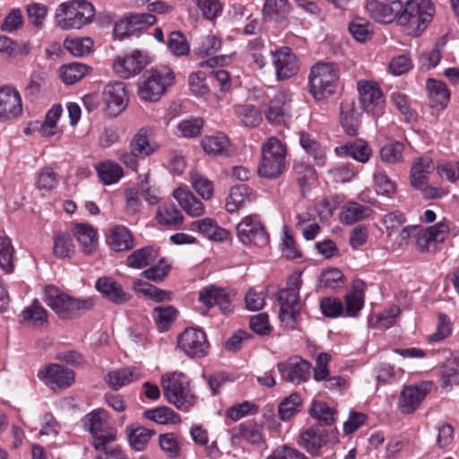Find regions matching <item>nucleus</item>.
Segmentation results:
<instances>
[{"label":"nucleus","mask_w":459,"mask_h":459,"mask_svg":"<svg viewBox=\"0 0 459 459\" xmlns=\"http://www.w3.org/2000/svg\"><path fill=\"white\" fill-rule=\"evenodd\" d=\"M154 433L153 430L138 425L133 424L126 427L129 445L136 451H143Z\"/></svg>","instance_id":"40"},{"label":"nucleus","mask_w":459,"mask_h":459,"mask_svg":"<svg viewBox=\"0 0 459 459\" xmlns=\"http://www.w3.org/2000/svg\"><path fill=\"white\" fill-rule=\"evenodd\" d=\"M433 170L434 163L430 157L424 156L416 159L411 169L410 182L411 186H420Z\"/></svg>","instance_id":"38"},{"label":"nucleus","mask_w":459,"mask_h":459,"mask_svg":"<svg viewBox=\"0 0 459 459\" xmlns=\"http://www.w3.org/2000/svg\"><path fill=\"white\" fill-rule=\"evenodd\" d=\"M159 444L160 449L166 454L169 458L175 459L179 457L183 440L175 433H165L159 437Z\"/></svg>","instance_id":"44"},{"label":"nucleus","mask_w":459,"mask_h":459,"mask_svg":"<svg viewBox=\"0 0 459 459\" xmlns=\"http://www.w3.org/2000/svg\"><path fill=\"white\" fill-rule=\"evenodd\" d=\"M169 50L177 56H186L190 47L184 34L179 30L170 32L168 40Z\"/></svg>","instance_id":"59"},{"label":"nucleus","mask_w":459,"mask_h":459,"mask_svg":"<svg viewBox=\"0 0 459 459\" xmlns=\"http://www.w3.org/2000/svg\"><path fill=\"white\" fill-rule=\"evenodd\" d=\"M107 243L112 250L121 252L131 249L134 247V238L126 227L117 225L110 230Z\"/></svg>","instance_id":"30"},{"label":"nucleus","mask_w":459,"mask_h":459,"mask_svg":"<svg viewBox=\"0 0 459 459\" xmlns=\"http://www.w3.org/2000/svg\"><path fill=\"white\" fill-rule=\"evenodd\" d=\"M73 233L84 254H91L98 246L99 235L97 230L87 223H76Z\"/></svg>","instance_id":"27"},{"label":"nucleus","mask_w":459,"mask_h":459,"mask_svg":"<svg viewBox=\"0 0 459 459\" xmlns=\"http://www.w3.org/2000/svg\"><path fill=\"white\" fill-rule=\"evenodd\" d=\"M301 409V398L298 394H291L286 397L278 407V414L281 420H289Z\"/></svg>","instance_id":"49"},{"label":"nucleus","mask_w":459,"mask_h":459,"mask_svg":"<svg viewBox=\"0 0 459 459\" xmlns=\"http://www.w3.org/2000/svg\"><path fill=\"white\" fill-rule=\"evenodd\" d=\"M177 314L172 306H160L153 309L152 316L160 328L167 329L175 321Z\"/></svg>","instance_id":"58"},{"label":"nucleus","mask_w":459,"mask_h":459,"mask_svg":"<svg viewBox=\"0 0 459 459\" xmlns=\"http://www.w3.org/2000/svg\"><path fill=\"white\" fill-rule=\"evenodd\" d=\"M201 144L207 154L223 155L229 152L230 141L226 134L217 133L214 135L203 138Z\"/></svg>","instance_id":"41"},{"label":"nucleus","mask_w":459,"mask_h":459,"mask_svg":"<svg viewBox=\"0 0 459 459\" xmlns=\"http://www.w3.org/2000/svg\"><path fill=\"white\" fill-rule=\"evenodd\" d=\"M258 406L249 401H244L242 403H235L230 407L225 415L233 421H238L240 419L248 415H254L257 413Z\"/></svg>","instance_id":"55"},{"label":"nucleus","mask_w":459,"mask_h":459,"mask_svg":"<svg viewBox=\"0 0 459 459\" xmlns=\"http://www.w3.org/2000/svg\"><path fill=\"white\" fill-rule=\"evenodd\" d=\"M234 112L240 122L247 127H255L262 121L260 112L250 104L235 105Z\"/></svg>","instance_id":"47"},{"label":"nucleus","mask_w":459,"mask_h":459,"mask_svg":"<svg viewBox=\"0 0 459 459\" xmlns=\"http://www.w3.org/2000/svg\"><path fill=\"white\" fill-rule=\"evenodd\" d=\"M158 250L152 247H144L134 251L126 259V265L134 269H142L152 264L158 258Z\"/></svg>","instance_id":"36"},{"label":"nucleus","mask_w":459,"mask_h":459,"mask_svg":"<svg viewBox=\"0 0 459 459\" xmlns=\"http://www.w3.org/2000/svg\"><path fill=\"white\" fill-rule=\"evenodd\" d=\"M150 63L146 51L133 50L130 53L117 56L113 62V71L123 79H129L139 74Z\"/></svg>","instance_id":"11"},{"label":"nucleus","mask_w":459,"mask_h":459,"mask_svg":"<svg viewBox=\"0 0 459 459\" xmlns=\"http://www.w3.org/2000/svg\"><path fill=\"white\" fill-rule=\"evenodd\" d=\"M366 9L370 17L379 23H390L395 19L399 22V15L403 10V2L394 0L384 3L377 0H367Z\"/></svg>","instance_id":"19"},{"label":"nucleus","mask_w":459,"mask_h":459,"mask_svg":"<svg viewBox=\"0 0 459 459\" xmlns=\"http://www.w3.org/2000/svg\"><path fill=\"white\" fill-rule=\"evenodd\" d=\"M37 377L53 391L66 389L74 382V371L58 364L46 366Z\"/></svg>","instance_id":"14"},{"label":"nucleus","mask_w":459,"mask_h":459,"mask_svg":"<svg viewBox=\"0 0 459 459\" xmlns=\"http://www.w3.org/2000/svg\"><path fill=\"white\" fill-rule=\"evenodd\" d=\"M173 196L188 215L192 217L203 215L204 212L203 203L188 189L178 187L173 192Z\"/></svg>","instance_id":"29"},{"label":"nucleus","mask_w":459,"mask_h":459,"mask_svg":"<svg viewBox=\"0 0 459 459\" xmlns=\"http://www.w3.org/2000/svg\"><path fill=\"white\" fill-rule=\"evenodd\" d=\"M175 76L168 66L147 70L138 83V96L149 102L159 100L167 89L174 84Z\"/></svg>","instance_id":"3"},{"label":"nucleus","mask_w":459,"mask_h":459,"mask_svg":"<svg viewBox=\"0 0 459 459\" xmlns=\"http://www.w3.org/2000/svg\"><path fill=\"white\" fill-rule=\"evenodd\" d=\"M340 77V70L334 63H317L310 69L309 91L316 100L333 94Z\"/></svg>","instance_id":"5"},{"label":"nucleus","mask_w":459,"mask_h":459,"mask_svg":"<svg viewBox=\"0 0 459 459\" xmlns=\"http://www.w3.org/2000/svg\"><path fill=\"white\" fill-rule=\"evenodd\" d=\"M152 134V127H141L130 141L129 150L142 158L149 157L155 153L160 149V145L155 141L151 140Z\"/></svg>","instance_id":"23"},{"label":"nucleus","mask_w":459,"mask_h":459,"mask_svg":"<svg viewBox=\"0 0 459 459\" xmlns=\"http://www.w3.org/2000/svg\"><path fill=\"white\" fill-rule=\"evenodd\" d=\"M290 95L287 91H279L269 104L266 119L273 124H284L288 118Z\"/></svg>","instance_id":"26"},{"label":"nucleus","mask_w":459,"mask_h":459,"mask_svg":"<svg viewBox=\"0 0 459 459\" xmlns=\"http://www.w3.org/2000/svg\"><path fill=\"white\" fill-rule=\"evenodd\" d=\"M203 126V119L195 117L191 119H186L178 123V130L182 137L194 138L201 134Z\"/></svg>","instance_id":"64"},{"label":"nucleus","mask_w":459,"mask_h":459,"mask_svg":"<svg viewBox=\"0 0 459 459\" xmlns=\"http://www.w3.org/2000/svg\"><path fill=\"white\" fill-rule=\"evenodd\" d=\"M311 368V363L299 356L290 357L277 364L281 378L295 385L307 382L310 377Z\"/></svg>","instance_id":"12"},{"label":"nucleus","mask_w":459,"mask_h":459,"mask_svg":"<svg viewBox=\"0 0 459 459\" xmlns=\"http://www.w3.org/2000/svg\"><path fill=\"white\" fill-rule=\"evenodd\" d=\"M43 300L62 319L74 317L82 311L91 309L94 305L93 299L91 298L74 299L52 285L45 287Z\"/></svg>","instance_id":"4"},{"label":"nucleus","mask_w":459,"mask_h":459,"mask_svg":"<svg viewBox=\"0 0 459 459\" xmlns=\"http://www.w3.org/2000/svg\"><path fill=\"white\" fill-rule=\"evenodd\" d=\"M74 253V246L68 235L59 233L54 238L53 254L57 258L70 257Z\"/></svg>","instance_id":"60"},{"label":"nucleus","mask_w":459,"mask_h":459,"mask_svg":"<svg viewBox=\"0 0 459 459\" xmlns=\"http://www.w3.org/2000/svg\"><path fill=\"white\" fill-rule=\"evenodd\" d=\"M371 209L368 206L351 202L347 204L341 214L340 219L345 224H352L370 215Z\"/></svg>","instance_id":"42"},{"label":"nucleus","mask_w":459,"mask_h":459,"mask_svg":"<svg viewBox=\"0 0 459 459\" xmlns=\"http://www.w3.org/2000/svg\"><path fill=\"white\" fill-rule=\"evenodd\" d=\"M156 219L160 225L173 229L178 228L183 223V215L174 204L160 205L156 212Z\"/></svg>","instance_id":"39"},{"label":"nucleus","mask_w":459,"mask_h":459,"mask_svg":"<svg viewBox=\"0 0 459 459\" xmlns=\"http://www.w3.org/2000/svg\"><path fill=\"white\" fill-rule=\"evenodd\" d=\"M357 88L364 110L374 117L381 115L384 111L385 100L379 86L374 82L359 81Z\"/></svg>","instance_id":"13"},{"label":"nucleus","mask_w":459,"mask_h":459,"mask_svg":"<svg viewBox=\"0 0 459 459\" xmlns=\"http://www.w3.org/2000/svg\"><path fill=\"white\" fill-rule=\"evenodd\" d=\"M22 316L23 321L33 322L34 324H44L48 321L47 310L38 300H34L31 305L25 307L22 312Z\"/></svg>","instance_id":"63"},{"label":"nucleus","mask_w":459,"mask_h":459,"mask_svg":"<svg viewBox=\"0 0 459 459\" xmlns=\"http://www.w3.org/2000/svg\"><path fill=\"white\" fill-rule=\"evenodd\" d=\"M90 67L82 63H71L59 69V76L64 83L74 84L84 77Z\"/></svg>","instance_id":"43"},{"label":"nucleus","mask_w":459,"mask_h":459,"mask_svg":"<svg viewBox=\"0 0 459 459\" xmlns=\"http://www.w3.org/2000/svg\"><path fill=\"white\" fill-rule=\"evenodd\" d=\"M62 114L59 105L52 107L47 113L44 122L39 127V132L44 136H51L56 134V123Z\"/></svg>","instance_id":"62"},{"label":"nucleus","mask_w":459,"mask_h":459,"mask_svg":"<svg viewBox=\"0 0 459 459\" xmlns=\"http://www.w3.org/2000/svg\"><path fill=\"white\" fill-rule=\"evenodd\" d=\"M238 239L245 246L264 247L269 243V235L258 214H249L236 226Z\"/></svg>","instance_id":"10"},{"label":"nucleus","mask_w":459,"mask_h":459,"mask_svg":"<svg viewBox=\"0 0 459 459\" xmlns=\"http://www.w3.org/2000/svg\"><path fill=\"white\" fill-rule=\"evenodd\" d=\"M373 179L378 194L390 196L395 192V183L389 178L384 169L377 167L373 174Z\"/></svg>","instance_id":"54"},{"label":"nucleus","mask_w":459,"mask_h":459,"mask_svg":"<svg viewBox=\"0 0 459 459\" xmlns=\"http://www.w3.org/2000/svg\"><path fill=\"white\" fill-rule=\"evenodd\" d=\"M312 418L316 419L321 425H332L337 417L335 410L324 402H314L309 410Z\"/></svg>","instance_id":"46"},{"label":"nucleus","mask_w":459,"mask_h":459,"mask_svg":"<svg viewBox=\"0 0 459 459\" xmlns=\"http://www.w3.org/2000/svg\"><path fill=\"white\" fill-rule=\"evenodd\" d=\"M327 431L318 428H310L302 431L298 439L299 445L313 456L320 455L321 448L326 444Z\"/></svg>","instance_id":"24"},{"label":"nucleus","mask_w":459,"mask_h":459,"mask_svg":"<svg viewBox=\"0 0 459 459\" xmlns=\"http://www.w3.org/2000/svg\"><path fill=\"white\" fill-rule=\"evenodd\" d=\"M290 12L288 0H266L263 13L271 20L281 21L286 18Z\"/></svg>","instance_id":"45"},{"label":"nucleus","mask_w":459,"mask_h":459,"mask_svg":"<svg viewBox=\"0 0 459 459\" xmlns=\"http://www.w3.org/2000/svg\"><path fill=\"white\" fill-rule=\"evenodd\" d=\"M247 49L251 65H255L258 69H263L266 65V57L264 56L266 48L264 39L261 38H255L249 40Z\"/></svg>","instance_id":"48"},{"label":"nucleus","mask_w":459,"mask_h":459,"mask_svg":"<svg viewBox=\"0 0 459 459\" xmlns=\"http://www.w3.org/2000/svg\"><path fill=\"white\" fill-rule=\"evenodd\" d=\"M403 144L399 142L389 143L380 149L382 161L389 164L401 163L403 160Z\"/></svg>","instance_id":"53"},{"label":"nucleus","mask_w":459,"mask_h":459,"mask_svg":"<svg viewBox=\"0 0 459 459\" xmlns=\"http://www.w3.org/2000/svg\"><path fill=\"white\" fill-rule=\"evenodd\" d=\"M178 347L189 357L204 356L209 344L205 333L195 328L186 329L178 337Z\"/></svg>","instance_id":"17"},{"label":"nucleus","mask_w":459,"mask_h":459,"mask_svg":"<svg viewBox=\"0 0 459 459\" xmlns=\"http://www.w3.org/2000/svg\"><path fill=\"white\" fill-rule=\"evenodd\" d=\"M140 377L141 372L137 368L127 367L108 372L106 376V381L111 388L118 390Z\"/></svg>","instance_id":"31"},{"label":"nucleus","mask_w":459,"mask_h":459,"mask_svg":"<svg viewBox=\"0 0 459 459\" xmlns=\"http://www.w3.org/2000/svg\"><path fill=\"white\" fill-rule=\"evenodd\" d=\"M100 180L107 186L116 184L118 182L123 175L124 171L122 167L110 160L100 161L95 165Z\"/></svg>","instance_id":"33"},{"label":"nucleus","mask_w":459,"mask_h":459,"mask_svg":"<svg viewBox=\"0 0 459 459\" xmlns=\"http://www.w3.org/2000/svg\"><path fill=\"white\" fill-rule=\"evenodd\" d=\"M93 41L90 38L67 39L65 48L75 56H82L91 51Z\"/></svg>","instance_id":"61"},{"label":"nucleus","mask_w":459,"mask_h":459,"mask_svg":"<svg viewBox=\"0 0 459 459\" xmlns=\"http://www.w3.org/2000/svg\"><path fill=\"white\" fill-rule=\"evenodd\" d=\"M22 105L19 91L4 86L0 89V120L17 117L22 114Z\"/></svg>","instance_id":"21"},{"label":"nucleus","mask_w":459,"mask_h":459,"mask_svg":"<svg viewBox=\"0 0 459 459\" xmlns=\"http://www.w3.org/2000/svg\"><path fill=\"white\" fill-rule=\"evenodd\" d=\"M255 200L256 194L252 188L245 184L237 185L230 190L225 202V209L229 213H236Z\"/></svg>","instance_id":"22"},{"label":"nucleus","mask_w":459,"mask_h":459,"mask_svg":"<svg viewBox=\"0 0 459 459\" xmlns=\"http://www.w3.org/2000/svg\"><path fill=\"white\" fill-rule=\"evenodd\" d=\"M163 394L167 401L183 411H188L197 402L188 377L182 373L161 377Z\"/></svg>","instance_id":"1"},{"label":"nucleus","mask_w":459,"mask_h":459,"mask_svg":"<svg viewBox=\"0 0 459 459\" xmlns=\"http://www.w3.org/2000/svg\"><path fill=\"white\" fill-rule=\"evenodd\" d=\"M233 294L215 285L204 287L199 291V301L207 308L217 306L223 313H229Z\"/></svg>","instance_id":"20"},{"label":"nucleus","mask_w":459,"mask_h":459,"mask_svg":"<svg viewBox=\"0 0 459 459\" xmlns=\"http://www.w3.org/2000/svg\"><path fill=\"white\" fill-rule=\"evenodd\" d=\"M364 288L362 281L353 283L352 290L345 296L346 315L355 317L364 306Z\"/></svg>","instance_id":"37"},{"label":"nucleus","mask_w":459,"mask_h":459,"mask_svg":"<svg viewBox=\"0 0 459 459\" xmlns=\"http://www.w3.org/2000/svg\"><path fill=\"white\" fill-rule=\"evenodd\" d=\"M133 290L136 294L141 295L145 299H152L155 302L169 301L172 297V293L170 291L159 289L158 287L139 279L133 282Z\"/></svg>","instance_id":"34"},{"label":"nucleus","mask_w":459,"mask_h":459,"mask_svg":"<svg viewBox=\"0 0 459 459\" xmlns=\"http://www.w3.org/2000/svg\"><path fill=\"white\" fill-rule=\"evenodd\" d=\"M430 387L431 385L429 382L404 386L398 400V408L401 412L410 414L415 411L429 393Z\"/></svg>","instance_id":"16"},{"label":"nucleus","mask_w":459,"mask_h":459,"mask_svg":"<svg viewBox=\"0 0 459 459\" xmlns=\"http://www.w3.org/2000/svg\"><path fill=\"white\" fill-rule=\"evenodd\" d=\"M436 8L431 0H408L403 4L399 23L409 25L415 36L420 35L431 22Z\"/></svg>","instance_id":"7"},{"label":"nucleus","mask_w":459,"mask_h":459,"mask_svg":"<svg viewBox=\"0 0 459 459\" xmlns=\"http://www.w3.org/2000/svg\"><path fill=\"white\" fill-rule=\"evenodd\" d=\"M57 184V175L51 168L46 167L39 171L36 181V186L40 192H42L43 195L56 188Z\"/></svg>","instance_id":"56"},{"label":"nucleus","mask_w":459,"mask_h":459,"mask_svg":"<svg viewBox=\"0 0 459 459\" xmlns=\"http://www.w3.org/2000/svg\"><path fill=\"white\" fill-rule=\"evenodd\" d=\"M144 417L158 424L175 423L179 420L178 415L169 407H159L144 411Z\"/></svg>","instance_id":"52"},{"label":"nucleus","mask_w":459,"mask_h":459,"mask_svg":"<svg viewBox=\"0 0 459 459\" xmlns=\"http://www.w3.org/2000/svg\"><path fill=\"white\" fill-rule=\"evenodd\" d=\"M426 88L431 105L437 108H445L450 100V91L445 82L434 79H428Z\"/></svg>","instance_id":"35"},{"label":"nucleus","mask_w":459,"mask_h":459,"mask_svg":"<svg viewBox=\"0 0 459 459\" xmlns=\"http://www.w3.org/2000/svg\"><path fill=\"white\" fill-rule=\"evenodd\" d=\"M335 152L340 157H351L361 163L368 161L372 155L370 147L361 139H357L336 147Z\"/></svg>","instance_id":"28"},{"label":"nucleus","mask_w":459,"mask_h":459,"mask_svg":"<svg viewBox=\"0 0 459 459\" xmlns=\"http://www.w3.org/2000/svg\"><path fill=\"white\" fill-rule=\"evenodd\" d=\"M286 146L276 137H270L262 145V158L258 174L262 178H274L286 169Z\"/></svg>","instance_id":"6"},{"label":"nucleus","mask_w":459,"mask_h":459,"mask_svg":"<svg viewBox=\"0 0 459 459\" xmlns=\"http://www.w3.org/2000/svg\"><path fill=\"white\" fill-rule=\"evenodd\" d=\"M301 281L296 277L291 287L283 289L278 292L280 305L279 318L282 325L287 329H294L299 316V290Z\"/></svg>","instance_id":"9"},{"label":"nucleus","mask_w":459,"mask_h":459,"mask_svg":"<svg viewBox=\"0 0 459 459\" xmlns=\"http://www.w3.org/2000/svg\"><path fill=\"white\" fill-rule=\"evenodd\" d=\"M271 55L277 80L289 79L298 73V60L290 48L282 47L275 51H271Z\"/></svg>","instance_id":"18"},{"label":"nucleus","mask_w":459,"mask_h":459,"mask_svg":"<svg viewBox=\"0 0 459 459\" xmlns=\"http://www.w3.org/2000/svg\"><path fill=\"white\" fill-rule=\"evenodd\" d=\"M190 181L192 187L204 199L209 200L213 195V183L198 171H191Z\"/></svg>","instance_id":"50"},{"label":"nucleus","mask_w":459,"mask_h":459,"mask_svg":"<svg viewBox=\"0 0 459 459\" xmlns=\"http://www.w3.org/2000/svg\"><path fill=\"white\" fill-rule=\"evenodd\" d=\"M95 10L86 0L62 3L56 10V25L62 30H79L93 20Z\"/></svg>","instance_id":"2"},{"label":"nucleus","mask_w":459,"mask_h":459,"mask_svg":"<svg viewBox=\"0 0 459 459\" xmlns=\"http://www.w3.org/2000/svg\"><path fill=\"white\" fill-rule=\"evenodd\" d=\"M301 147L306 152L313 157L318 166L325 164V153L319 144L314 141L308 134H301L299 138Z\"/></svg>","instance_id":"57"},{"label":"nucleus","mask_w":459,"mask_h":459,"mask_svg":"<svg viewBox=\"0 0 459 459\" xmlns=\"http://www.w3.org/2000/svg\"><path fill=\"white\" fill-rule=\"evenodd\" d=\"M107 418V411L98 409L89 412L84 419L85 427L93 437L92 446L97 451L104 449L117 437L116 429L108 423Z\"/></svg>","instance_id":"8"},{"label":"nucleus","mask_w":459,"mask_h":459,"mask_svg":"<svg viewBox=\"0 0 459 459\" xmlns=\"http://www.w3.org/2000/svg\"><path fill=\"white\" fill-rule=\"evenodd\" d=\"M95 287L104 298L115 304H124L131 299V295L111 277L98 279Z\"/></svg>","instance_id":"25"},{"label":"nucleus","mask_w":459,"mask_h":459,"mask_svg":"<svg viewBox=\"0 0 459 459\" xmlns=\"http://www.w3.org/2000/svg\"><path fill=\"white\" fill-rule=\"evenodd\" d=\"M102 100L109 116L117 117L127 106L128 96L124 82H113L107 84L102 92Z\"/></svg>","instance_id":"15"},{"label":"nucleus","mask_w":459,"mask_h":459,"mask_svg":"<svg viewBox=\"0 0 459 459\" xmlns=\"http://www.w3.org/2000/svg\"><path fill=\"white\" fill-rule=\"evenodd\" d=\"M13 254L11 239L6 236L0 237V267L8 273L14 269Z\"/></svg>","instance_id":"51"},{"label":"nucleus","mask_w":459,"mask_h":459,"mask_svg":"<svg viewBox=\"0 0 459 459\" xmlns=\"http://www.w3.org/2000/svg\"><path fill=\"white\" fill-rule=\"evenodd\" d=\"M263 426L255 421L240 423L233 429V437L242 438L252 445H260L264 442Z\"/></svg>","instance_id":"32"}]
</instances>
